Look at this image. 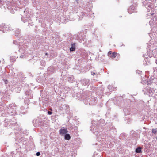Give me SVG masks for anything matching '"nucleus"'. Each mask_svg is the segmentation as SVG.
<instances>
[{
	"label": "nucleus",
	"instance_id": "nucleus-1",
	"mask_svg": "<svg viewBox=\"0 0 157 157\" xmlns=\"http://www.w3.org/2000/svg\"><path fill=\"white\" fill-rule=\"evenodd\" d=\"M105 121L103 119H101L98 121H92V125L90 127V130L93 132L94 134L97 136V140L101 142L102 144L105 143L112 140V135L115 134L117 132L116 128L113 126L111 127L109 130L110 133L109 135H104V132H101L105 126ZM108 135V133H107Z\"/></svg>",
	"mask_w": 157,
	"mask_h": 157
},
{
	"label": "nucleus",
	"instance_id": "nucleus-2",
	"mask_svg": "<svg viewBox=\"0 0 157 157\" xmlns=\"http://www.w3.org/2000/svg\"><path fill=\"white\" fill-rule=\"evenodd\" d=\"M17 105L14 103H12L9 105L7 108L3 109V108L0 109L1 113V117H7L9 116H14L18 114L16 111Z\"/></svg>",
	"mask_w": 157,
	"mask_h": 157
},
{
	"label": "nucleus",
	"instance_id": "nucleus-3",
	"mask_svg": "<svg viewBox=\"0 0 157 157\" xmlns=\"http://www.w3.org/2000/svg\"><path fill=\"white\" fill-rule=\"evenodd\" d=\"M78 100H83L84 103L86 105H94L97 103L96 98L94 97H87L85 92L77 95Z\"/></svg>",
	"mask_w": 157,
	"mask_h": 157
},
{
	"label": "nucleus",
	"instance_id": "nucleus-4",
	"mask_svg": "<svg viewBox=\"0 0 157 157\" xmlns=\"http://www.w3.org/2000/svg\"><path fill=\"white\" fill-rule=\"evenodd\" d=\"M2 9H4L5 10L7 8L10 10V13L12 14L14 13V11L13 10V4L10 2H7L6 3L4 2L3 0H0V8Z\"/></svg>",
	"mask_w": 157,
	"mask_h": 157
},
{
	"label": "nucleus",
	"instance_id": "nucleus-5",
	"mask_svg": "<svg viewBox=\"0 0 157 157\" xmlns=\"http://www.w3.org/2000/svg\"><path fill=\"white\" fill-rule=\"evenodd\" d=\"M151 84H147V86L144 88L143 91L144 92V94L148 95L149 96H151L155 92L154 89L151 86Z\"/></svg>",
	"mask_w": 157,
	"mask_h": 157
},
{
	"label": "nucleus",
	"instance_id": "nucleus-6",
	"mask_svg": "<svg viewBox=\"0 0 157 157\" xmlns=\"http://www.w3.org/2000/svg\"><path fill=\"white\" fill-rule=\"evenodd\" d=\"M28 48L26 45H24L23 47H20L18 51L20 52L21 55L20 56V58H24L28 56V54L27 53Z\"/></svg>",
	"mask_w": 157,
	"mask_h": 157
},
{
	"label": "nucleus",
	"instance_id": "nucleus-7",
	"mask_svg": "<svg viewBox=\"0 0 157 157\" xmlns=\"http://www.w3.org/2000/svg\"><path fill=\"white\" fill-rule=\"evenodd\" d=\"M17 123V122L14 118L11 119L10 120L8 119H6L4 120L3 124L5 127H6L10 126V125H15Z\"/></svg>",
	"mask_w": 157,
	"mask_h": 157
},
{
	"label": "nucleus",
	"instance_id": "nucleus-8",
	"mask_svg": "<svg viewBox=\"0 0 157 157\" xmlns=\"http://www.w3.org/2000/svg\"><path fill=\"white\" fill-rule=\"evenodd\" d=\"M20 11L21 12L23 11V13L22 14L23 16L22 15V14L21 15L22 16V17L21 18V21L24 22L25 23L28 21H29V19L27 18V13H28L27 11L24 8L23 9H21Z\"/></svg>",
	"mask_w": 157,
	"mask_h": 157
},
{
	"label": "nucleus",
	"instance_id": "nucleus-9",
	"mask_svg": "<svg viewBox=\"0 0 157 157\" xmlns=\"http://www.w3.org/2000/svg\"><path fill=\"white\" fill-rule=\"evenodd\" d=\"M147 2L146 0H142V2L144 6L148 10H150L153 7V5L152 4L150 3V2L149 1H147L148 2Z\"/></svg>",
	"mask_w": 157,
	"mask_h": 157
},
{
	"label": "nucleus",
	"instance_id": "nucleus-10",
	"mask_svg": "<svg viewBox=\"0 0 157 157\" xmlns=\"http://www.w3.org/2000/svg\"><path fill=\"white\" fill-rule=\"evenodd\" d=\"M10 25L5 24H2L0 25V31L3 33H5L7 31L10 30Z\"/></svg>",
	"mask_w": 157,
	"mask_h": 157
},
{
	"label": "nucleus",
	"instance_id": "nucleus-11",
	"mask_svg": "<svg viewBox=\"0 0 157 157\" xmlns=\"http://www.w3.org/2000/svg\"><path fill=\"white\" fill-rule=\"evenodd\" d=\"M82 85L88 86L90 83V80L88 79H83L80 81Z\"/></svg>",
	"mask_w": 157,
	"mask_h": 157
},
{
	"label": "nucleus",
	"instance_id": "nucleus-12",
	"mask_svg": "<svg viewBox=\"0 0 157 157\" xmlns=\"http://www.w3.org/2000/svg\"><path fill=\"white\" fill-rule=\"evenodd\" d=\"M34 125H35L36 127L41 126H44L42 122V120L40 118H38L35 120Z\"/></svg>",
	"mask_w": 157,
	"mask_h": 157
},
{
	"label": "nucleus",
	"instance_id": "nucleus-13",
	"mask_svg": "<svg viewBox=\"0 0 157 157\" xmlns=\"http://www.w3.org/2000/svg\"><path fill=\"white\" fill-rule=\"evenodd\" d=\"M136 9L135 6L133 5H131L128 8V12L129 13L131 14L134 12H136Z\"/></svg>",
	"mask_w": 157,
	"mask_h": 157
},
{
	"label": "nucleus",
	"instance_id": "nucleus-14",
	"mask_svg": "<svg viewBox=\"0 0 157 157\" xmlns=\"http://www.w3.org/2000/svg\"><path fill=\"white\" fill-rule=\"evenodd\" d=\"M26 95L29 98H31L33 97L32 91L30 90H27L25 92Z\"/></svg>",
	"mask_w": 157,
	"mask_h": 157
},
{
	"label": "nucleus",
	"instance_id": "nucleus-15",
	"mask_svg": "<svg viewBox=\"0 0 157 157\" xmlns=\"http://www.w3.org/2000/svg\"><path fill=\"white\" fill-rule=\"evenodd\" d=\"M147 55L146 54H143V56L145 58L144 59V60L143 61V64L145 65H147L148 64L150 63V61L148 60L147 57Z\"/></svg>",
	"mask_w": 157,
	"mask_h": 157
},
{
	"label": "nucleus",
	"instance_id": "nucleus-16",
	"mask_svg": "<svg viewBox=\"0 0 157 157\" xmlns=\"http://www.w3.org/2000/svg\"><path fill=\"white\" fill-rule=\"evenodd\" d=\"M21 41H17L16 40H14L13 41V43L14 44H15L16 45L17 44H19L20 46V48L21 47H23V46H24V45H25V44H22V42H23V40H21Z\"/></svg>",
	"mask_w": 157,
	"mask_h": 157
},
{
	"label": "nucleus",
	"instance_id": "nucleus-17",
	"mask_svg": "<svg viewBox=\"0 0 157 157\" xmlns=\"http://www.w3.org/2000/svg\"><path fill=\"white\" fill-rule=\"evenodd\" d=\"M15 36L20 37L21 36V30L18 29H16L14 31Z\"/></svg>",
	"mask_w": 157,
	"mask_h": 157
},
{
	"label": "nucleus",
	"instance_id": "nucleus-18",
	"mask_svg": "<svg viewBox=\"0 0 157 157\" xmlns=\"http://www.w3.org/2000/svg\"><path fill=\"white\" fill-rule=\"evenodd\" d=\"M78 16L79 17L78 19H79V20H81L83 18L82 16L83 15L88 16V13H86V12H84L83 13H81L79 14H78Z\"/></svg>",
	"mask_w": 157,
	"mask_h": 157
},
{
	"label": "nucleus",
	"instance_id": "nucleus-19",
	"mask_svg": "<svg viewBox=\"0 0 157 157\" xmlns=\"http://www.w3.org/2000/svg\"><path fill=\"white\" fill-rule=\"evenodd\" d=\"M108 56L109 57H111L112 58H114L116 57V54L114 52L109 51L108 53Z\"/></svg>",
	"mask_w": 157,
	"mask_h": 157
},
{
	"label": "nucleus",
	"instance_id": "nucleus-20",
	"mask_svg": "<svg viewBox=\"0 0 157 157\" xmlns=\"http://www.w3.org/2000/svg\"><path fill=\"white\" fill-rule=\"evenodd\" d=\"M152 52H153V50L151 51L150 49H147V55H148L150 58L153 57V53H152Z\"/></svg>",
	"mask_w": 157,
	"mask_h": 157
},
{
	"label": "nucleus",
	"instance_id": "nucleus-21",
	"mask_svg": "<svg viewBox=\"0 0 157 157\" xmlns=\"http://www.w3.org/2000/svg\"><path fill=\"white\" fill-rule=\"evenodd\" d=\"M68 132L66 128L61 129L59 130V133L61 135H64Z\"/></svg>",
	"mask_w": 157,
	"mask_h": 157
},
{
	"label": "nucleus",
	"instance_id": "nucleus-22",
	"mask_svg": "<svg viewBox=\"0 0 157 157\" xmlns=\"http://www.w3.org/2000/svg\"><path fill=\"white\" fill-rule=\"evenodd\" d=\"M48 71L49 73L52 74L55 71V69L52 66H50L48 68Z\"/></svg>",
	"mask_w": 157,
	"mask_h": 157
},
{
	"label": "nucleus",
	"instance_id": "nucleus-23",
	"mask_svg": "<svg viewBox=\"0 0 157 157\" xmlns=\"http://www.w3.org/2000/svg\"><path fill=\"white\" fill-rule=\"evenodd\" d=\"M71 47L70 48V50L71 52L75 51V43H73L71 44Z\"/></svg>",
	"mask_w": 157,
	"mask_h": 157
},
{
	"label": "nucleus",
	"instance_id": "nucleus-24",
	"mask_svg": "<svg viewBox=\"0 0 157 157\" xmlns=\"http://www.w3.org/2000/svg\"><path fill=\"white\" fill-rule=\"evenodd\" d=\"M108 88L110 91H115L116 90V88L114 87L113 86L111 85H109L108 87Z\"/></svg>",
	"mask_w": 157,
	"mask_h": 157
},
{
	"label": "nucleus",
	"instance_id": "nucleus-25",
	"mask_svg": "<svg viewBox=\"0 0 157 157\" xmlns=\"http://www.w3.org/2000/svg\"><path fill=\"white\" fill-rule=\"evenodd\" d=\"M152 52L153 53V57L155 58H157V48L153 50V52Z\"/></svg>",
	"mask_w": 157,
	"mask_h": 157
},
{
	"label": "nucleus",
	"instance_id": "nucleus-26",
	"mask_svg": "<svg viewBox=\"0 0 157 157\" xmlns=\"http://www.w3.org/2000/svg\"><path fill=\"white\" fill-rule=\"evenodd\" d=\"M71 138V136L69 134L66 133L64 135V139L66 140H69Z\"/></svg>",
	"mask_w": 157,
	"mask_h": 157
},
{
	"label": "nucleus",
	"instance_id": "nucleus-27",
	"mask_svg": "<svg viewBox=\"0 0 157 157\" xmlns=\"http://www.w3.org/2000/svg\"><path fill=\"white\" fill-rule=\"evenodd\" d=\"M135 151L136 153L141 152V148L140 147H138L136 149Z\"/></svg>",
	"mask_w": 157,
	"mask_h": 157
},
{
	"label": "nucleus",
	"instance_id": "nucleus-28",
	"mask_svg": "<svg viewBox=\"0 0 157 157\" xmlns=\"http://www.w3.org/2000/svg\"><path fill=\"white\" fill-rule=\"evenodd\" d=\"M16 57L14 56H11L10 58V60L11 62H13L15 61Z\"/></svg>",
	"mask_w": 157,
	"mask_h": 157
},
{
	"label": "nucleus",
	"instance_id": "nucleus-29",
	"mask_svg": "<svg viewBox=\"0 0 157 157\" xmlns=\"http://www.w3.org/2000/svg\"><path fill=\"white\" fill-rule=\"evenodd\" d=\"M157 132V130L156 129H152V132L154 134V135H152L154 137L155 136V135Z\"/></svg>",
	"mask_w": 157,
	"mask_h": 157
},
{
	"label": "nucleus",
	"instance_id": "nucleus-30",
	"mask_svg": "<svg viewBox=\"0 0 157 157\" xmlns=\"http://www.w3.org/2000/svg\"><path fill=\"white\" fill-rule=\"evenodd\" d=\"M91 74L92 75H98V74L95 71H91Z\"/></svg>",
	"mask_w": 157,
	"mask_h": 157
},
{
	"label": "nucleus",
	"instance_id": "nucleus-31",
	"mask_svg": "<svg viewBox=\"0 0 157 157\" xmlns=\"http://www.w3.org/2000/svg\"><path fill=\"white\" fill-rule=\"evenodd\" d=\"M40 155V152H37L36 154V155L38 156H39Z\"/></svg>",
	"mask_w": 157,
	"mask_h": 157
},
{
	"label": "nucleus",
	"instance_id": "nucleus-32",
	"mask_svg": "<svg viewBox=\"0 0 157 157\" xmlns=\"http://www.w3.org/2000/svg\"><path fill=\"white\" fill-rule=\"evenodd\" d=\"M47 113H48V114L49 115H50L52 114V112L50 111H48Z\"/></svg>",
	"mask_w": 157,
	"mask_h": 157
},
{
	"label": "nucleus",
	"instance_id": "nucleus-33",
	"mask_svg": "<svg viewBox=\"0 0 157 157\" xmlns=\"http://www.w3.org/2000/svg\"><path fill=\"white\" fill-rule=\"evenodd\" d=\"M4 81L5 84H7L8 82V81L6 80H4Z\"/></svg>",
	"mask_w": 157,
	"mask_h": 157
},
{
	"label": "nucleus",
	"instance_id": "nucleus-34",
	"mask_svg": "<svg viewBox=\"0 0 157 157\" xmlns=\"http://www.w3.org/2000/svg\"><path fill=\"white\" fill-rule=\"evenodd\" d=\"M89 14H90L92 13V12L91 11H89Z\"/></svg>",
	"mask_w": 157,
	"mask_h": 157
},
{
	"label": "nucleus",
	"instance_id": "nucleus-35",
	"mask_svg": "<svg viewBox=\"0 0 157 157\" xmlns=\"http://www.w3.org/2000/svg\"><path fill=\"white\" fill-rule=\"evenodd\" d=\"M62 109L63 108H62H62L60 107L59 109H60V110H62Z\"/></svg>",
	"mask_w": 157,
	"mask_h": 157
},
{
	"label": "nucleus",
	"instance_id": "nucleus-36",
	"mask_svg": "<svg viewBox=\"0 0 157 157\" xmlns=\"http://www.w3.org/2000/svg\"><path fill=\"white\" fill-rule=\"evenodd\" d=\"M155 63L156 64H157V59L156 60Z\"/></svg>",
	"mask_w": 157,
	"mask_h": 157
},
{
	"label": "nucleus",
	"instance_id": "nucleus-37",
	"mask_svg": "<svg viewBox=\"0 0 157 157\" xmlns=\"http://www.w3.org/2000/svg\"><path fill=\"white\" fill-rule=\"evenodd\" d=\"M139 74H140V73L142 72V71H139Z\"/></svg>",
	"mask_w": 157,
	"mask_h": 157
},
{
	"label": "nucleus",
	"instance_id": "nucleus-38",
	"mask_svg": "<svg viewBox=\"0 0 157 157\" xmlns=\"http://www.w3.org/2000/svg\"><path fill=\"white\" fill-rule=\"evenodd\" d=\"M65 106L67 107V106H68V105H65Z\"/></svg>",
	"mask_w": 157,
	"mask_h": 157
},
{
	"label": "nucleus",
	"instance_id": "nucleus-39",
	"mask_svg": "<svg viewBox=\"0 0 157 157\" xmlns=\"http://www.w3.org/2000/svg\"><path fill=\"white\" fill-rule=\"evenodd\" d=\"M45 55H47V53H45Z\"/></svg>",
	"mask_w": 157,
	"mask_h": 157
},
{
	"label": "nucleus",
	"instance_id": "nucleus-40",
	"mask_svg": "<svg viewBox=\"0 0 157 157\" xmlns=\"http://www.w3.org/2000/svg\"><path fill=\"white\" fill-rule=\"evenodd\" d=\"M153 13H152L151 14V15H153Z\"/></svg>",
	"mask_w": 157,
	"mask_h": 157
},
{
	"label": "nucleus",
	"instance_id": "nucleus-41",
	"mask_svg": "<svg viewBox=\"0 0 157 157\" xmlns=\"http://www.w3.org/2000/svg\"><path fill=\"white\" fill-rule=\"evenodd\" d=\"M23 113V114H25V113Z\"/></svg>",
	"mask_w": 157,
	"mask_h": 157
},
{
	"label": "nucleus",
	"instance_id": "nucleus-42",
	"mask_svg": "<svg viewBox=\"0 0 157 157\" xmlns=\"http://www.w3.org/2000/svg\"><path fill=\"white\" fill-rule=\"evenodd\" d=\"M85 40H83V41H85Z\"/></svg>",
	"mask_w": 157,
	"mask_h": 157
},
{
	"label": "nucleus",
	"instance_id": "nucleus-43",
	"mask_svg": "<svg viewBox=\"0 0 157 157\" xmlns=\"http://www.w3.org/2000/svg\"><path fill=\"white\" fill-rule=\"evenodd\" d=\"M156 139H157V137H156Z\"/></svg>",
	"mask_w": 157,
	"mask_h": 157
},
{
	"label": "nucleus",
	"instance_id": "nucleus-44",
	"mask_svg": "<svg viewBox=\"0 0 157 157\" xmlns=\"http://www.w3.org/2000/svg\"><path fill=\"white\" fill-rule=\"evenodd\" d=\"M1 63V61L0 60V63Z\"/></svg>",
	"mask_w": 157,
	"mask_h": 157
}]
</instances>
